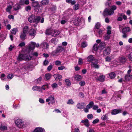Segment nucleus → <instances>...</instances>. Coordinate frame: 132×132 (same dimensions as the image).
Wrapping results in <instances>:
<instances>
[{
  "instance_id": "29",
  "label": "nucleus",
  "mask_w": 132,
  "mask_h": 132,
  "mask_svg": "<svg viewBox=\"0 0 132 132\" xmlns=\"http://www.w3.org/2000/svg\"><path fill=\"white\" fill-rule=\"evenodd\" d=\"M125 80L129 81L131 79L132 77H131V76H130V75H126L125 77Z\"/></svg>"
},
{
  "instance_id": "14",
  "label": "nucleus",
  "mask_w": 132,
  "mask_h": 132,
  "mask_svg": "<svg viewBox=\"0 0 132 132\" xmlns=\"http://www.w3.org/2000/svg\"><path fill=\"white\" fill-rule=\"evenodd\" d=\"M32 89L33 90H36L41 93L42 92V88L40 86H34L33 87Z\"/></svg>"
},
{
  "instance_id": "44",
  "label": "nucleus",
  "mask_w": 132,
  "mask_h": 132,
  "mask_svg": "<svg viewBox=\"0 0 132 132\" xmlns=\"http://www.w3.org/2000/svg\"><path fill=\"white\" fill-rule=\"evenodd\" d=\"M74 102L72 99H69L68 100L67 103L68 104L72 105L74 104Z\"/></svg>"
},
{
  "instance_id": "55",
  "label": "nucleus",
  "mask_w": 132,
  "mask_h": 132,
  "mask_svg": "<svg viewBox=\"0 0 132 132\" xmlns=\"http://www.w3.org/2000/svg\"><path fill=\"white\" fill-rule=\"evenodd\" d=\"M128 57L129 59L132 61V52H131L128 55Z\"/></svg>"
},
{
  "instance_id": "6",
  "label": "nucleus",
  "mask_w": 132,
  "mask_h": 132,
  "mask_svg": "<svg viewBox=\"0 0 132 132\" xmlns=\"http://www.w3.org/2000/svg\"><path fill=\"white\" fill-rule=\"evenodd\" d=\"M114 13L113 11H112L111 10L108 9H106L104 11L103 13V15L104 16L108 15H111Z\"/></svg>"
},
{
  "instance_id": "4",
  "label": "nucleus",
  "mask_w": 132,
  "mask_h": 132,
  "mask_svg": "<svg viewBox=\"0 0 132 132\" xmlns=\"http://www.w3.org/2000/svg\"><path fill=\"white\" fill-rule=\"evenodd\" d=\"M16 126L19 128H22L24 126V123L22 120L20 119L16 120L15 121Z\"/></svg>"
},
{
  "instance_id": "38",
  "label": "nucleus",
  "mask_w": 132,
  "mask_h": 132,
  "mask_svg": "<svg viewBox=\"0 0 132 132\" xmlns=\"http://www.w3.org/2000/svg\"><path fill=\"white\" fill-rule=\"evenodd\" d=\"M7 129V127L6 126L3 125L2 124L0 126V129L1 130H6Z\"/></svg>"
},
{
  "instance_id": "1",
  "label": "nucleus",
  "mask_w": 132,
  "mask_h": 132,
  "mask_svg": "<svg viewBox=\"0 0 132 132\" xmlns=\"http://www.w3.org/2000/svg\"><path fill=\"white\" fill-rule=\"evenodd\" d=\"M40 19L41 17L40 16H35V15L31 14L29 16L28 20L31 23H35L37 24L39 22Z\"/></svg>"
},
{
  "instance_id": "13",
  "label": "nucleus",
  "mask_w": 132,
  "mask_h": 132,
  "mask_svg": "<svg viewBox=\"0 0 132 132\" xmlns=\"http://www.w3.org/2000/svg\"><path fill=\"white\" fill-rule=\"evenodd\" d=\"M43 9L42 6L40 4H39L36 8H34L35 11L37 12L41 11Z\"/></svg>"
},
{
  "instance_id": "11",
  "label": "nucleus",
  "mask_w": 132,
  "mask_h": 132,
  "mask_svg": "<svg viewBox=\"0 0 132 132\" xmlns=\"http://www.w3.org/2000/svg\"><path fill=\"white\" fill-rule=\"evenodd\" d=\"M96 59L94 58L93 55H90L87 57L86 60L87 62H93L95 60V59Z\"/></svg>"
},
{
  "instance_id": "62",
  "label": "nucleus",
  "mask_w": 132,
  "mask_h": 132,
  "mask_svg": "<svg viewBox=\"0 0 132 132\" xmlns=\"http://www.w3.org/2000/svg\"><path fill=\"white\" fill-rule=\"evenodd\" d=\"M110 36L109 35L106 34L105 35L104 38L105 39V40H108L110 38Z\"/></svg>"
},
{
  "instance_id": "20",
  "label": "nucleus",
  "mask_w": 132,
  "mask_h": 132,
  "mask_svg": "<svg viewBox=\"0 0 132 132\" xmlns=\"http://www.w3.org/2000/svg\"><path fill=\"white\" fill-rule=\"evenodd\" d=\"M131 29L129 27H126L123 29L122 30V32L123 34H126L128 32L130 31Z\"/></svg>"
},
{
  "instance_id": "43",
  "label": "nucleus",
  "mask_w": 132,
  "mask_h": 132,
  "mask_svg": "<svg viewBox=\"0 0 132 132\" xmlns=\"http://www.w3.org/2000/svg\"><path fill=\"white\" fill-rule=\"evenodd\" d=\"M45 77L46 79V80H48L49 79L51 78V76L50 73H48L45 75Z\"/></svg>"
},
{
  "instance_id": "63",
  "label": "nucleus",
  "mask_w": 132,
  "mask_h": 132,
  "mask_svg": "<svg viewBox=\"0 0 132 132\" xmlns=\"http://www.w3.org/2000/svg\"><path fill=\"white\" fill-rule=\"evenodd\" d=\"M31 9V7L30 6H27L25 8L26 10L28 11L29 10H30Z\"/></svg>"
},
{
  "instance_id": "40",
  "label": "nucleus",
  "mask_w": 132,
  "mask_h": 132,
  "mask_svg": "<svg viewBox=\"0 0 132 132\" xmlns=\"http://www.w3.org/2000/svg\"><path fill=\"white\" fill-rule=\"evenodd\" d=\"M58 41V39L56 38H53L51 40V42L52 43L56 44H57V42Z\"/></svg>"
},
{
  "instance_id": "59",
  "label": "nucleus",
  "mask_w": 132,
  "mask_h": 132,
  "mask_svg": "<svg viewBox=\"0 0 132 132\" xmlns=\"http://www.w3.org/2000/svg\"><path fill=\"white\" fill-rule=\"evenodd\" d=\"M25 43L24 42H22L20 43L18 45V46L22 47L24 46L25 45Z\"/></svg>"
},
{
  "instance_id": "10",
  "label": "nucleus",
  "mask_w": 132,
  "mask_h": 132,
  "mask_svg": "<svg viewBox=\"0 0 132 132\" xmlns=\"http://www.w3.org/2000/svg\"><path fill=\"white\" fill-rule=\"evenodd\" d=\"M111 52V49L110 47H108L105 48L103 51V54L104 55H107L109 54Z\"/></svg>"
},
{
  "instance_id": "18",
  "label": "nucleus",
  "mask_w": 132,
  "mask_h": 132,
  "mask_svg": "<svg viewBox=\"0 0 132 132\" xmlns=\"http://www.w3.org/2000/svg\"><path fill=\"white\" fill-rule=\"evenodd\" d=\"M29 3L28 0H21L19 3L20 5H23L25 4L28 5Z\"/></svg>"
},
{
  "instance_id": "45",
  "label": "nucleus",
  "mask_w": 132,
  "mask_h": 132,
  "mask_svg": "<svg viewBox=\"0 0 132 132\" xmlns=\"http://www.w3.org/2000/svg\"><path fill=\"white\" fill-rule=\"evenodd\" d=\"M13 75L12 74H9L7 76V78L8 79L11 80L13 77Z\"/></svg>"
},
{
  "instance_id": "17",
  "label": "nucleus",
  "mask_w": 132,
  "mask_h": 132,
  "mask_svg": "<svg viewBox=\"0 0 132 132\" xmlns=\"http://www.w3.org/2000/svg\"><path fill=\"white\" fill-rule=\"evenodd\" d=\"M118 60L119 62L122 64L125 63L127 60L126 58L124 56L119 57Z\"/></svg>"
},
{
  "instance_id": "22",
  "label": "nucleus",
  "mask_w": 132,
  "mask_h": 132,
  "mask_svg": "<svg viewBox=\"0 0 132 132\" xmlns=\"http://www.w3.org/2000/svg\"><path fill=\"white\" fill-rule=\"evenodd\" d=\"M26 33L23 32H21L20 33V36L21 39L22 40H24L26 38Z\"/></svg>"
},
{
  "instance_id": "32",
  "label": "nucleus",
  "mask_w": 132,
  "mask_h": 132,
  "mask_svg": "<svg viewBox=\"0 0 132 132\" xmlns=\"http://www.w3.org/2000/svg\"><path fill=\"white\" fill-rule=\"evenodd\" d=\"M59 53L56 50V49L54 51L52 52L51 53V55L52 56H57V54Z\"/></svg>"
},
{
  "instance_id": "27",
  "label": "nucleus",
  "mask_w": 132,
  "mask_h": 132,
  "mask_svg": "<svg viewBox=\"0 0 132 132\" xmlns=\"http://www.w3.org/2000/svg\"><path fill=\"white\" fill-rule=\"evenodd\" d=\"M18 29L17 28H15L12 29L11 30V34L13 35H15L16 33L18 32Z\"/></svg>"
},
{
  "instance_id": "46",
  "label": "nucleus",
  "mask_w": 132,
  "mask_h": 132,
  "mask_svg": "<svg viewBox=\"0 0 132 132\" xmlns=\"http://www.w3.org/2000/svg\"><path fill=\"white\" fill-rule=\"evenodd\" d=\"M112 59H111L110 57L109 56H107L105 58V60L107 62H110L111 60Z\"/></svg>"
},
{
  "instance_id": "16",
  "label": "nucleus",
  "mask_w": 132,
  "mask_h": 132,
  "mask_svg": "<svg viewBox=\"0 0 132 132\" xmlns=\"http://www.w3.org/2000/svg\"><path fill=\"white\" fill-rule=\"evenodd\" d=\"M34 132H45V130L42 128L38 127L35 129Z\"/></svg>"
},
{
  "instance_id": "19",
  "label": "nucleus",
  "mask_w": 132,
  "mask_h": 132,
  "mask_svg": "<svg viewBox=\"0 0 132 132\" xmlns=\"http://www.w3.org/2000/svg\"><path fill=\"white\" fill-rule=\"evenodd\" d=\"M9 4H10L7 7L6 9V11L7 12L10 13V11L13 5V2L11 1L9 3Z\"/></svg>"
},
{
  "instance_id": "23",
  "label": "nucleus",
  "mask_w": 132,
  "mask_h": 132,
  "mask_svg": "<svg viewBox=\"0 0 132 132\" xmlns=\"http://www.w3.org/2000/svg\"><path fill=\"white\" fill-rule=\"evenodd\" d=\"M60 32L57 30H54L53 31L52 36L53 37H56L59 35L60 34Z\"/></svg>"
},
{
  "instance_id": "50",
  "label": "nucleus",
  "mask_w": 132,
  "mask_h": 132,
  "mask_svg": "<svg viewBox=\"0 0 132 132\" xmlns=\"http://www.w3.org/2000/svg\"><path fill=\"white\" fill-rule=\"evenodd\" d=\"M65 82L67 85L68 86H70L71 85V83L70 80L68 79H66L65 80Z\"/></svg>"
},
{
  "instance_id": "48",
  "label": "nucleus",
  "mask_w": 132,
  "mask_h": 132,
  "mask_svg": "<svg viewBox=\"0 0 132 132\" xmlns=\"http://www.w3.org/2000/svg\"><path fill=\"white\" fill-rule=\"evenodd\" d=\"M48 85H43L41 88H42V90H45L46 88H48Z\"/></svg>"
},
{
  "instance_id": "41",
  "label": "nucleus",
  "mask_w": 132,
  "mask_h": 132,
  "mask_svg": "<svg viewBox=\"0 0 132 132\" xmlns=\"http://www.w3.org/2000/svg\"><path fill=\"white\" fill-rule=\"evenodd\" d=\"M99 47V46L97 44H95L93 47V50L95 51H97Z\"/></svg>"
},
{
  "instance_id": "54",
  "label": "nucleus",
  "mask_w": 132,
  "mask_h": 132,
  "mask_svg": "<svg viewBox=\"0 0 132 132\" xmlns=\"http://www.w3.org/2000/svg\"><path fill=\"white\" fill-rule=\"evenodd\" d=\"M87 46V43L86 42H83L81 44V46L84 48Z\"/></svg>"
},
{
  "instance_id": "58",
  "label": "nucleus",
  "mask_w": 132,
  "mask_h": 132,
  "mask_svg": "<svg viewBox=\"0 0 132 132\" xmlns=\"http://www.w3.org/2000/svg\"><path fill=\"white\" fill-rule=\"evenodd\" d=\"M93 117V116L92 114H88L87 116V118L89 119H92Z\"/></svg>"
},
{
  "instance_id": "36",
  "label": "nucleus",
  "mask_w": 132,
  "mask_h": 132,
  "mask_svg": "<svg viewBox=\"0 0 132 132\" xmlns=\"http://www.w3.org/2000/svg\"><path fill=\"white\" fill-rule=\"evenodd\" d=\"M109 76L110 78L112 79L115 78L116 76L115 73L114 72H111L110 73Z\"/></svg>"
},
{
  "instance_id": "61",
  "label": "nucleus",
  "mask_w": 132,
  "mask_h": 132,
  "mask_svg": "<svg viewBox=\"0 0 132 132\" xmlns=\"http://www.w3.org/2000/svg\"><path fill=\"white\" fill-rule=\"evenodd\" d=\"M100 24L98 22L95 25V27L97 29H98L100 28Z\"/></svg>"
},
{
  "instance_id": "25",
  "label": "nucleus",
  "mask_w": 132,
  "mask_h": 132,
  "mask_svg": "<svg viewBox=\"0 0 132 132\" xmlns=\"http://www.w3.org/2000/svg\"><path fill=\"white\" fill-rule=\"evenodd\" d=\"M121 110H120L114 109L112 111L111 114L112 115H115L121 112Z\"/></svg>"
},
{
  "instance_id": "9",
  "label": "nucleus",
  "mask_w": 132,
  "mask_h": 132,
  "mask_svg": "<svg viewBox=\"0 0 132 132\" xmlns=\"http://www.w3.org/2000/svg\"><path fill=\"white\" fill-rule=\"evenodd\" d=\"M29 35L30 36H33L34 37L36 35V31L33 28L31 29L28 32Z\"/></svg>"
},
{
  "instance_id": "35",
  "label": "nucleus",
  "mask_w": 132,
  "mask_h": 132,
  "mask_svg": "<svg viewBox=\"0 0 132 132\" xmlns=\"http://www.w3.org/2000/svg\"><path fill=\"white\" fill-rule=\"evenodd\" d=\"M49 1L48 0H43L41 2V4L43 5H46L48 4L49 3Z\"/></svg>"
},
{
  "instance_id": "15",
  "label": "nucleus",
  "mask_w": 132,
  "mask_h": 132,
  "mask_svg": "<svg viewBox=\"0 0 132 132\" xmlns=\"http://www.w3.org/2000/svg\"><path fill=\"white\" fill-rule=\"evenodd\" d=\"M48 44L45 42L42 43L40 45V46L44 49L47 48L48 47Z\"/></svg>"
},
{
  "instance_id": "64",
  "label": "nucleus",
  "mask_w": 132,
  "mask_h": 132,
  "mask_svg": "<svg viewBox=\"0 0 132 132\" xmlns=\"http://www.w3.org/2000/svg\"><path fill=\"white\" fill-rule=\"evenodd\" d=\"M98 107L97 105H94L93 106V109L94 110H97L98 108Z\"/></svg>"
},
{
  "instance_id": "24",
  "label": "nucleus",
  "mask_w": 132,
  "mask_h": 132,
  "mask_svg": "<svg viewBox=\"0 0 132 132\" xmlns=\"http://www.w3.org/2000/svg\"><path fill=\"white\" fill-rule=\"evenodd\" d=\"M56 49L59 53L61 52L64 50V48L62 46H58Z\"/></svg>"
},
{
  "instance_id": "31",
  "label": "nucleus",
  "mask_w": 132,
  "mask_h": 132,
  "mask_svg": "<svg viewBox=\"0 0 132 132\" xmlns=\"http://www.w3.org/2000/svg\"><path fill=\"white\" fill-rule=\"evenodd\" d=\"M53 31L51 29H48L46 30V34L48 35H51L52 36Z\"/></svg>"
},
{
  "instance_id": "53",
  "label": "nucleus",
  "mask_w": 132,
  "mask_h": 132,
  "mask_svg": "<svg viewBox=\"0 0 132 132\" xmlns=\"http://www.w3.org/2000/svg\"><path fill=\"white\" fill-rule=\"evenodd\" d=\"M51 86L53 88H54L58 87V85L57 84L54 83L51 85Z\"/></svg>"
},
{
  "instance_id": "7",
  "label": "nucleus",
  "mask_w": 132,
  "mask_h": 132,
  "mask_svg": "<svg viewBox=\"0 0 132 132\" xmlns=\"http://www.w3.org/2000/svg\"><path fill=\"white\" fill-rule=\"evenodd\" d=\"M98 60L97 59H95V60L92 62L91 64L92 67L96 69H98L99 67V65L98 64Z\"/></svg>"
},
{
  "instance_id": "2",
  "label": "nucleus",
  "mask_w": 132,
  "mask_h": 132,
  "mask_svg": "<svg viewBox=\"0 0 132 132\" xmlns=\"http://www.w3.org/2000/svg\"><path fill=\"white\" fill-rule=\"evenodd\" d=\"M32 59L31 56H28L26 53L20 54L18 56L17 59L18 61L25 60L28 61Z\"/></svg>"
},
{
  "instance_id": "49",
  "label": "nucleus",
  "mask_w": 132,
  "mask_h": 132,
  "mask_svg": "<svg viewBox=\"0 0 132 132\" xmlns=\"http://www.w3.org/2000/svg\"><path fill=\"white\" fill-rule=\"evenodd\" d=\"M117 9V7L115 5H113L112 6L111 9H110V10H111L112 11H113L114 13V11L115 10Z\"/></svg>"
},
{
  "instance_id": "21",
  "label": "nucleus",
  "mask_w": 132,
  "mask_h": 132,
  "mask_svg": "<svg viewBox=\"0 0 132 132\" xmlns=\"http://www.w3.org/2000/svg\"><path fill=\"white\" fill-rule=\"evenodd\" d=\"M75 79L77 81H79L82 79L81 76L79 75H76L74 76Z\"/></svg>"
},
{
  "instance_id": "52",
  "label": "nucleus",
  "mask_w": 132,
  "mask_h": 132,
  "mask_svg": "<svg viewBox=\"0 0 132 132\" xmlns=\"http://www.w3.org/2000/svg\"><path fill=\"white\" fill-rule=\"evenodd\" d=\"M61 62L60 61L57 60L55 62V64L56 65H61Z\"/></svg>"
},
{
  "instance_id": "60",
  "label": "nucleus",
  "mask_w": 132,
  "mask_h": 132,
  "mask_svg": "<svg viewBox=\"0 0 132 132\" xmlns=\"http://www.w3.org/2000/svg\"><path fill=\"white\" fill-rule=\"evenodd\" d=\"M99 121V119L97 118L94 120L92 123L93 124H96Z\"/></svg>"
},
{
  "instance_id": "34",
  "label": "nucleus",
  "mask_w": 132,
  "mask_h": 132,
  "mask_svg": "<svg viewBox=\"0 0 132 132\" xmlns=\"http://www.w3.org/2000/svg\"><path fill=\"white\" fill-rule=\"evenodd\" d=\"M39 4L38 2L35 1L32 2V6L35 8H36L38 5Z\"/></svg>"
},
{
  "instance_id": "51",
  "label": "nucleus",
  "mask_w": 132,
  "mask_h": 132,
  "mask_svg": "<svg viewBox=\"0 0 132 132\" xmlns=\"http://www.w3.org/2000/svg\"><path fill=\"white\" fill-rule=\"evenodd\" d=\"M105 46V44L104 42H101L99 45V46L102 48H103Z\"/></svg>"
},
{
  "instance_id": "28",
  "label": "nucleus",
  "mask_w": 132,
  "mask_h": 132,
  "mask_svg": "<svg viewBox=\"0 0 132 132\" xmlns=\"http://www.w3.org/2000/svg\"><path fill=\"white\" fill-rule=\"evenodd\" d=\"M48 97L51 103H55L54 98V96H49Z\"/></svg>"
},
{
  "instance_id": "5",
  "label": "nucleus",
  "mask_w": 132,
  "mask_h": 132,
  "mask_svg": "<svg viewBox=\"0 0 132 132\" xmlns=\"http://www.w3.org/2000/svg\"><path fill=\"white\" fill-rule=\"evenodd\" d=\"M36 44V43L35 42H31L26 48V50L27 52L29 53L30 51L34 50L35 48Z\"/></svg>"
},
{
  "instance_id": "33",
  "label": "nucleus",
  "mask_w": 132,
  "mask_h": 132,
  "mask_svg": "<svg viewBox=\"0 0 132 132\" xmlns=\"http://www.w3.org/2000/svg\"><path fill=\"white\" fill-rule=\"evenodd\" d=\"M101 119L103 120H108L109 118L108 117L107 114H106L103 115L101 117Z\"/></svg>"
},
{
  "instance_id": "57",
  "label": "nucleus",
  "mask_w": 132,
  "mask_h": 132,
  "mask_svg": "<svg viewBox=\"0 0 132 132\" xmlns=\"http://www.w3.org/2000/svg\"><path fill=\"white\" fill-rule=\"evenodd\" d=\"M83 63L82 59L81 58H79L78 61V64L81 65Z\"/></svg>"
},
{
  "instance_id": "26",
  "label": "nucleus",
  "mask_w": 132,
  "mask_h": 132,
  "mask_svg": "<svg viewBox=\"0 0 132 132\" xmlns=\"http://www.w3.org/2000/svg\"><path fill=\"white\" fill-rule=\"evenodd\" d=\"M81 122L82 123H84V125L86 127H88L89 125L88 120L87 119H86L85 120H82Z\"/></svg>"
},
{
  "instance_id": "42",
  "label": "nucleus",
  "mask_w": 132,
  "mask_h": 132,
  "mask_svg": "<svg viewBox=\"0 0 132 132\" xmlns=\"http://www.w3.org/2000/svg\"><path fill=\"white\" fill-rule=\"evenodd\" d=\"M5 75L4 73L1 74L0 76V78L3 81L5 80L6 79L5 78Z\"/></svg>"
},
{
  "instance_id": "37",
  "label": "nucleus",
  "mask_w": 132,
  "mask_h": 132,
  "mask_svg": "<svg viewBox=\"0 0 132 132\" xmlns=\"http://www.w3.org/2000/svg\"><path fill=\"white\" fill-rule=\"evenodd\" d=\"M42 80V78L41 77H40L38 79L35 80V81L37 84H40L41 83V81Z\"/></svg>"
},
{
  "instance_id": "3",
  "label": "nucleus",
  "mask_w": 132,
  "mask_h": 132,
  "mask_svg": "<svg viewBox=\"0 0 132 132\" xmlns=\"http://www.w3.org/2000/svg\"><path fill=\"white\" fill-rule=\"evenodd\" d=\"M94 75L95 76V78L97 81L100 82H103L105 80V76L101 75L100 73L94 72Z\"/></svg>"
},
{
  "instance_id": "56",
  "label": "nucleus",
  "mask_w": 132,
  "mask_h": 132,
  "mask_svg": "<svg viewBox=\"0 0 132 132\" xmlns=\"http://www.w3.org/2000/svg\"><path fill=\"white\" fill-rule=\"evenodd\" d=\"M85 84V82L84 80L81 81L79 82V84L81 86H84Z\"/></svg>"
},
{
  "instance_id": "8",
  "label": "nucleus",
  "mask_w": 132,
  "mask_h": 132,
  "mask_svg": "<svg viewBox=\"0 0 132 132\" xmlns=\"http://www.w3.org/2000/svg\"><path fill=\"white\" fill-rule=\"evenodd\" d=\"M85 106V104L84 102L79 103L77 104L76 107L78 109H82Z\"/></svg>"
},
{
  "instance_id": "12",
  "label": "nucleus",
  "mask_w": 132,
  "mask_h": 132,
  "mask_svg": "<svg viewBox=\"0 0 132 132\" xmlns=\"http://www.w3.org/2000/svg\"><path fill=\"white\" fill-rule=\"evenodd\" d=\"M53 76L56 80H60L62 79V76L61 75L58 74H55L53 75Z\"/></svg>"
},
{
  "instance_id": "47",
  "label": "nucleus",
  "mask_w": 132,
  "mask_h": 132,
  "mask_svg": "<svg viewBox=\"0 0 132 132\" xmlns=\"http://www.w3.org/2000/svg\"><path fill=\"white\" fill-rule=\"evenodd\" d=\"M79 7V5L78 4H76L73 6V8L74 9L76 10L78 9Z\"/></svg>"
},
{
  "instance_id": "30",
  "label": "nucleus",
  "mask_w": 132,
  "mask_h": 132,
  "mask_svg": "<svg viewBox=\"0 0 132 132\" xmlns=\"http://www.w3.org/2000/svg\"><path fill=\"white\" fill-rule=\"evenodd\" d=\"M29 28L28 26H26L24 27L23 29L22 32L27 33L29 30Z\"/></svg>"
},
{
  "instance_id": "39",
  "label": "nucleus",
  "mask_w": 132,
  "mask_h": 132,
  "mask_svg": "<svg viewBox=\"0 0 132 132\" xmlns=\"http://www.w3.org/2000/svg\"><path fill=\"white\" fill-rule=\"evenodd\" d=\"M20 8V5L18 4H15L13 6V9L15 11L19 10Z\"/></svg>"
}]
</instances>
